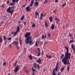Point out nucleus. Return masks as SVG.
Listing matches in <instances>:
<instances>
[{
	"label": "nucleus",
	"instance_id": "f257e3e1",
	"mask_svg": "<svg viewBox=\"0 0 75 75\" xmlns=\"http://www.w3.org/2000/svg\"><path fill=\"white\" fill-rule=\"evenodd\" d=\"M68 47V46H64V48L67 51L64 52L65 55H64V57H63L62 59L63 63L65 65L70 64V63L69 62V60L70 59L71 54L69 52Z\"/></svg>",
	"mask_w": 75,
	"mask_h": 75
},
{
	"label": "nucleus",
	"instance_id": "f03ea898",
	"mask_svg": "<svg viewBox=\"0 0 75 75\" xmlns=\"http://www.w3.org/2000/svg\"><path fill=\"white\" fill-rule=\"evenodd\" d=\"M30 33H27L25 35V37L26 38L25 43L27 44L28 43L30 44H31L32 43V38L31 37H30Z\"/></svg>",
	"mask_w": 75,
	"mask_h": 75
},
{
	"label": "nucleus",
	"instance_id": "7ed1b4c3",
	"mask_svg": "<svg viewBox=\"0 0 75 75\" xmlns=\"http://www.w3.org/2000/svg\"><path fill=\"white\" fill-rule=\"evenodd\" d=\"M34 1V0H32L31 1V2L29 6H27L26 8V10H29L30 9V6L31 7L33 6V2Z\"/></svg>",
	"mask_w": 75,
	"mask_h": 75
},
{
	"label": "nucleus",
	"instance_id": "20e7f679",
	"mask_svg": "<svg viewBox=\"0 0 75 75\" xmlns=\"http://www.w3.org/2000/svg\"><path fill=\"white\" fill-rule=\"evenodd\" d=\"M34 67L35 68L37 67V68L39 70L40 69V68H39V66L38 64H37L36 63H35L34 64Z\"/></svg>",
	"mask_w": 75,
	"mask_h": 75
},
{
	"label": "nucleus",
	"instance_id": "39448f33",
	"mask_svg": "<svg viewBox=\"0 0 75 75\" xmlns=\"http://www.w3.org/2000/svg\"><path fill=\"white\" fill-rule=\"evenodd\" d=\"M13 44H14L16 45V48H17V49H18V43L17 42H16V41H14V42H13Z\"/></svg>",
	"mask_w": 75,
	"mask_h": 75
},
{
	"label": "nucleus",
	"instance_id": "423d86ee",
	"mask_svg": "<svg viewBox=\"0 0 75 75\" xmlns=\"http://www.w3.org/2000/svg\"><path fill=\"white\" fill-rule=\"evenodd\" d=\"M7 12L9 13H10L11 14H12V13H13L14 12V10H7Z\"/></svg>",
	"mask_w": 75,
	"mask_h": 75
},
{
	"label": "nucleus",
	"instance_id": "0eeeda50",
	"mask_svg": "<svg viewBox=\"0 0 75 75\" xmlns=\"http://www.w3.org/2000/svg\"><path fill=\"white\" fill-rule=\"evenodd\" d=\"M42 60H41L40 58H39L38 59V60H37V62L38 63L40 64H42V62H42Z\"/></svg>",
	"mask_w": 75,
	"mask_h": 75
},
{
	"label": "nucleus",
	"instance_id": "6e6552de",
	"mask_svg": "<svg viewBox=\"0 0 75 75\" xmlns=\"http://www.w3.org/2000/svg\"><path fill=\"white\" fill-rule=\"evenodd\" d=\"M38 51V56H40V55L41 54L40 53V48H37Z\"/></svg>",
	"mask_w": 75,
	"mask_h": 75
},
{
	"label": "nucleus",
	"instance_id": "1a4fd4ad",
	"mask_svg": "<svg viewBox=\"0 0 75 75\" xmlns=\"http://www.w3.org/2000/svg\"><path fill=\"white\" fill-rule=\"evenodd\" d=\"M43 16H44V15L42 13H41L40 14V17L39 18L40 19V20H42Z\"/></svg>",
	"mask_w": 75,
	"mask_h": 75
},
{
	"label": "nucleus",
	"instance_id": "9d476101",
	"mask_svg": "<svg viewBox=\"0 0 75 75\" xmlns=\"http://www.w3.org/2000/svg\"><path fill=\"white\" fill-rule=\"evenodd\" d=\"M19 67L18 66H16V67L15 68V70H14V71H15V73L17 72Z\"/></svg>",
	"mask_w": 75,
	"mask_h": 75
},
{
	"label": "nucleus",
	"instance_id": "9b49d317",
	"mask_svg": "<svg viewBox=\"0 0 75 75\" xmlns=\"http://www.w3.org/2000/svg\"><path fill=\"white\" fill-rule=\"evenodd\" d=\"M18 32H17V31H16L15 32H11V33L12 34H13V35L14 36H15L16 35H17V33H18Z\"/></svg>",
	"mask_w": 75,
	"mask_h": 75
},
{
	"label": "nucleus",
	"instance_id": "f8f14e48",
	"mask_svg": "<svg viewBox=\"0 0 75 75\" xmlns=\"http://www.w3.org/2000/svg\"><path fill=\"white\" fill-rule=\"evenodd\" d=\"M58 71V67H56L55 68L53 69V71L54 72L55 71Z\"/></svg>",
	"mask_w": 75,
	"mask_h": 75
},
{
	"label": "nucleus",
	"instance_id": "ddd939ff",
	"mask_svg": "<svg viewBox=\"0 0 75 75\" xmlns=\"http://www.w3.org/2000/svg\"><path fill=\"white\" fill-rule=\"evenodd\" d=\"M46 35H47L46 34H45V36L43 35H42V39L45 38L46 37Z\"/></svg>",
	"mask_w": 75,
	"mask_h": 75
},
{
	"label": "nucleus",
	"instance_id": "4468645a",
	"mask_svg": "<svg viewBox=\"0 0 75 75\" xmlns=\"http://www.w3.org/2000/svg\"><path fill=\"white\" fill-rule=\"evenodd\" d=\"M51 29L52 30H53L54 28V24H52L51 26Z\"/></svg>",
	"mask_w": 75,
	"mask_h": 75
},
{
	"label": "nucleus",
	"instance_id": "2eb2a0df",
	"mask_svg": "<svg viewBox=\"0 0 75 75\" xmlns=\"http://www.w3.org/2000/svg\"><path fill=\"white\" fill-rule=\"evenodd\" d=\"M46 57H47V58L48 59H50L52 58V57L51 56H48L47 55H46Z\"/></svg>",
	"mask_w": 75,
	"mask_h": 75
},
{
	"label": "nucleus",
	"instance_id": "dca6fc26",
	"mask_svg": "<svg viewBox=\"0 0 75 75\" xmlns=\"http://www.w3.org/2000/svg\"><path fill=\"white\" fill-rule=\"evenodd\" d=\"M45 26L46 27H48V24L46 21H45Z\"/></svg>",
	"mask_w": 75,
	"mask_h": 75
},
{
	"label": "nucleus",
	"instance_id": "f3484780",
	"mask_svg": "<svg viewBox=\"0 0 75 75\" xmlns=\"http://www.w3.org/2000/svg\"><path fill=\"white\" fill-rule=\"evenodd\" d=\"M38 2H36L35 4V6H38Z\"/></svg>",
	"mask_w": 75,
	"mask_h": 75
},
{
	"label": "nucleus",
	"instance_id": "a211bd4d",
	"mask_svg": "<svg viewBox=\"0 0 75 75\" xmlns=\"http://www.w3.org/2000/svg\"><path fill=\"white\" fill-rule=\"evenodd\" d=\"M32 70L34 72L36 71V70L35 69H34L33 67H32Z\"/></svg>",
	"mask_w": 75,
	"mask_h": 75
},
{
	"label": "nucleus",
	"instance_id": "6ab92c4d",
	"mask_svg": "<svg viewBox=\"0 0 75 75\" xmlns=\"http://www.w3.org/2000/svg\"><path fill=\"white\" fill-rule=\"evenodd\" d=\"M29 57L30 59V60H32L33 59L31 55L29 56Z\"/></svg>",
	"mask_w": 75,
	"mask_h": 75
},
{
	"label": "nucleus",
	"instance_id": "aec40b11",
	"mask_svg": "<svg viewBox=\"0 0 75 75\" xmlns=\"http://www.w3.org/2000/svg\"><path fill=\"white\" fill-rule=\"evenodd\" d=\"M17 30L16 31H17V32H18V31L19 30H20V28L19 27H17Z\"/></svg>",
	"mask_w": 75,
	"mask_h": 75
},
{
	"label": "nucleus",
	"instance_id": "412c9836",
	"mask_svg": "<svg viewBox=\"0 0 75 75\" xmlns=\"http://www.w3.org/2000/svg\"><path fill=\"white\" fill-rule=\"evenodd\" d=\"M39 42V41H37L36 42H35V46H38V45L37 44Z\"/></svg>",
	"mask_w": 75,
	"mask_h": 75
},
{
	"label": "nucleus",
	"instance_id": "4be33fe9",
	"mask_svg": "<svg viewBox=\"0 0 75 75\" xmlns=\"http://www.w3.org/2000/svg\"><path fill=\"white\" fill-rule=\"evenodd\" d=\"M35 26V23H33L32 25V27L33 28H34Z\"/></svg>",
	"mask_w": 75,
	"mask_h": 75
},
{
	"label": "nucleus",
	"instance_id": "5701e85b",
	"mask_svg": "<svg viewBox=\"0 0 75 75\" xmlns=\"http://www.w3.org/2000/svg\"><path fill=\"white\" fill-rule=\"evenodd\" d=\"M69 65H68L67 68V71H69Z\"/></svg>",
	"mask_w": 75,
	"mask_h": 75
},
{
	"label": "nucleus",
	"instance_id": "b1692460",
	"mask_svg": "<svg viewBox=\"0 0 75 75\" xmlns=\"http://www.w3.org/2000/svg\"><path fill=\"white\" fill-rule=\"evenodd\" d=\"M50 21V22H52V17H50L49 18Z\"/></svg>",
	"mask_w": 75,
	"mask_h": 75
},
{
	"label": "nucleus",
	"instance_id": "393cba45",
	"mask_svg": "<svg viewBox=\"0 0 75 75\" xmlns=\"http://www.w3.org/2000/svg\"><path fill=\"white\" fill-rule=\"evenodd\" d=\"M64 54H62L61 56V58H60V59H62L64 56Z\"/></svg>",
	"mask_w": 75,
	"mask_h": 75
},
{
	"label": "nucleus",
	"instance_id": "a878e982",
	"mask_svg": "<svg viewBox=\"0 0 75 75\" xmlns=\"http://www.w3.org/2000/svg\"><path fill=\"white\" fill-rule=\"evenodd\" d=\"M24 16H23L21 19V20L22 21H23V20L24 19Z\"/></svg>",
	"mask_w": 75,
	"mask_h": 75
},
{
	"label": "nucleus",
	"instance_id": "bb28decb",
	"mask_svg": "<svg viewBox=\"0 0 75 75\" xmlns=\"http://www.w3.org/2000/svg\"><path fill=\"white\" fill-rule=\"evenodd\" d=\"M25 72H26L27 74L28 73H29V70H25Z\"/></svg>",
	"mask_w": 75,
	"mask_h": 75
},
{
	"label": "nucleus",
	"instance_id": "cd10ccee",
	"mask_svg": "<svg viewBox=\"0 0 75 75\" xmlns=\"http://www.w3.org/2000/svg\"><path fill=\"white\" fill-rule=\"evenodd\" d=\"M54 20L56 21H59V19L58 18H55Z\"/></svg>",
	"mask_w": 75,
	"mask_h": 75
},
{
	"label": "nucleus",
	"instance_id": "c85d7f7f",
	"mask_svg": "<svg viewBox=\"0 0 75 75\" xmlns=\"http://www.w3.org/2000/svg\"><path fill=\"white\" fill-rule=\"evenodd\" d=\"M59 62H57V63L56 66V67H58V66H59Z\"/></svg>",
	"mask_w": 75,
	"mask_h": 75
},
{
	"label": "nucleus",
	"instance_id": "c756f323",
	"mask_svg": "<svg viewBox=\"0 0 75 75\" xmlns=\"http://www.w3.org/2000/svg\"><path fill=\"white\" fill-rule=\"evenodd\" d=\"M64 67H62L61 69V72H62L64 70Z\"/></svg>",
	"mask_w": 75,
	"mask_h": 75
},
{
	"label": "nucleus",
	"instance_id": "7c9ffc66",
	"mask_svg": "<svg viewBox=\"0 0 75 75\" xmlns=\"http://www.w3.org/2000/svg\"><path fill=\"white\" fill-rule=\"evenodd\" d=\"M74 45H72L71 46V47L72 49H74Z\"/></svg>",
	"mask_w": 75,
	"mask_h": 75
},
{
	"label": "nucleus",
	"instance_id": "2f4dec72",
	"mask_svg": "<svg viewBox=\"0 0 75 75\" xmlns=\"http://www.w3.org/2000/svg\"><path fill=\"white\" fill-rule=\"evenodd\" d=\"M12 2L13 4H15V2H16V0H12Z\"/></svg>",
	"mask_w": 75,
	"mask_h": 75
},
{
	"label": "nucleus",
	"instance_id": "473e14b6",
	"mask_svg": "<svg viewBox=\"0 0 75 75\" xmlns=\"http://www.w3.org/2000/svg\"><path fill=\"white\" fill-rule=\"evenodd\" d=\"M74 42V41H73L72 40H70V41H69V44H70V43H72V42Z\"/></svg>",
	"mask_w": 75,
	"mask_h": 75
},
{
	"label": "nucleus",
	"instance_id": "72a5a7b5",
	"mask_svg": "<svg viewBox=\"0 0 75 75\" xmlns=\"http://www.w3.org/2000/svg\"><path fill=\"white\" fill-rule=\"evenodd\" d=\"M66 5V3H64L62 5V7H64Z\"/></svg>",
	"mask_w": 75,
	"mask_h": 75
},
{
	"label": "nucleus",
	"instance_id": "f704fd0d",
	"mask_svg": "<svg viewBox=\"0 0 75 75\" xmlns=\"http://www.w3.org/2000/svg\"><path fill=\"white\" fill-rule=\"evenodd\" d=\"M2 41V38L0 37V42H1Z\"/></svg>",
	"mask_w": 75,
	"mask_h": 75
},
{
	"label": "nucleus",
	"instance_id": "c9c22d12",
	"mask_svg": "<svg viewBox=\"0 0 75 75\" xmlns=\"http://www.w3.org/2000/svg\"><path fill=\"white\" fill-rule=\"evenodd\" d=\"M47 35H48L49 37L50 38L51 37V34L48 33V34H47Z\"/></svg>",
	"mask_w": 75,
	"mask_h": 75
},
{
	"label": "nucleus",
	"instance_id": "e433bc0d",
	"mask_svg": "<svg viewBox=\"0 0 75 75\" xmlns=\"http://www.w3.org/2000/svg\"><path fill=\"white\" fill-rule=\"evenodd\" d=\"M14 4L13 3H11V4H9V5H10V6H12L14 4Z\"/></svg>",
	"mask_w": 75,
	"mask_h": 75
},
{
	"label": "nucleus",
	"instance_id": "4c0bfd02",
	"mask_svg": "<svg viewBox=\"0 0 75 75\" xmlns=\"http://www.w3.org/2000/svg\"><path fill=\"white\" fill-rule=\"evenodd\" d=\"M12 7H9L7 9V10H11V9H12Z\"/></svg>",
	"mask_w": 75,
	"mask_h": 75
},
{
	"label": "nucleus",
	"instance_id": "58836bf2",
	"mask_svg": "<svg viewBox=\"0 0 75 75\" xmlns=\"http://www.w3.org/2000/svg\"><path fill=\"white\" fill-rule=\"evenodd\" d=\"M4 39L5 40H6V37H5L4 36Z\"/></svg>",
	"mask_w": 75,
	"mask_h": 75
},
{
	"label": "nucleus",
	"instance_id": "ea45409f",
	"mask_svg": "<svg viewBox=\"0 0 75 75\" xmlns=\"http://www.w3.org/2000/svg\"><path fill=\"white\" fill-rule=\"evenodd\" d=\"M6 62H5L3 63V65L4 66V65H6Z\"/></svg>",
	"mask_w": 75,
	"mask_h": 75
},
{
	"label": "nucleus",
	"instance_id": "a19ab883",
	"mask_svg": "<svg viewBox=\"0 0 75 75\" xmlns=\"http://www.w3.org/2000/svg\"><path fill=\"white\" fill-rule=\"evenodd\" d=\"M35 16H38V12H35Z\"/></svg>",
	"mask_w": 75,
	"mask_h": 75
},
{
	"label": "nucleus",
	"instance_id": "79ce46f5",
	"mask_svg": "<svg viewBox=\"0 0 75 75\" xmlns=\"http://www.w3.org/2000/svg\"><path fill=\"white\" fill-rule=\"evenodd\" d=\"M1 7H2V8H3L4 7V4H2L1 6Z\"/></svg>",
	"mask_w": 75,
	"mask_h": 75
},
{
	"label": "nucleus",
	"instance_id": "37998d69",
	"mask_svg": "<svg viewBox=\"0 0 75 75\" xmlns=\"http://www.w3.org/2000/svg\"><path fill=\"white\" fill-rule=\"evenodd\" d=\"M52 74L53 75H56L55 73H54V71H53Z\"/></svg>",
	"mask_w": 75,
	"mask_h": 75
},
{
	"label": "nucleus",
	"instance_id": "c03bdc74",
	"mask_svg": "<svg viewBox=\"0 0 75 75\" xmlns=\"http://www.w3.org/2000/svg\"><path fill=\"white\" fill-rule=\"evenodd\" d=\"M20 42L21 45V43L22 42V40H21V39H20Z\"/></svg>",
	"mask_w": 75,
	"mask_h": 75
},
{
	"label": "nucleus",
	"instance_id": "a18cd8bd",
	"mask_svg": "<svg viewBox=\"0 0 75 75\" xmlns=\"http://www.w3.org/2000/svg\"><path fill=\"white\" fill-rule=\"evenodd\" d=\"M47 0H45V3H47Z\"/></svg>",
	"mask_w": 75,
	"mask_h": 75
},
{
	"label": "nucleus",
	"instance_id": "49530a36",
	"mask_svg": "<svg viewBox=\"0 0 75 75\" xmlns=\"http://www.w3.org/2000/svg\"><path fill=\"white\" fill-rule=\"evenodd\" d=\"M25 6H26V5H23V6H22V8H23V7H25Z\"/></svg>",
	"mask_w": 75,
	"mask_h": 75
},
{
	"label": "nucleus",
	"instance_id": "de8ad7c7",
	"mask_svg": "<svg viewBox=\"0 0 75 75\" xmlns=\"http://www.w3.org/2000/svg\"><path fill=\"white\" fill-rule=\"evenodd\" d=\"M47 42H45L44 44V45H46V44L47 43Z\"/></svg>",
	"mask_w": 75,
	"mask_h": 75
},
{
	"label": "nucleus",
	"instance_id": "09e8293b",
	"mask_svg": "<svg viewBox=\"0 0 75 75\" xmlns=\"http://www.w3.org/2000/svg\"><path fill=\"white\" fill-rule=\"evenodd\" d=\"M69 36L70 37H71V36H72L71 35V34H69Z\"/></svg>",
	"mask_w": 75,
	"mask_h": 75
},
{
	"label": "nucleus",
	"instance_id": "8fccbe9b",
	"mask_svg": "<svg viewBox=\"0 0 75 75\" xmlns=\"http://www.w3.org/2000/svg\"><path fill=\"white\" fill-rule=\"evenodd\" d=\"M8 40H10L11 39V38H8Z\"/></svg>",
	"mask_w": 75,
	"mask_h": 75
},
{
	"label": "nucleus",
	"instance_id": "3c124183",
	"mask_svg": "<svg viewBox=\"0 0 75 75\" xmlns=\"http://www.w3.org/2000/svg\"><path fill=\"white\" fill-rule=\"evenodd\" d=\"M55 3H57L58 2V0H55Z\"/></svg>",
	"mask_w": 75,
	"mask_h": 75
},
{
	"label": "nucleus",
	"instance_id": "603ef678",
	"mask_svg": "<svg viewBox=\"0 0 75 75\" xmlns=\"http://www.w3.org/2000/svg\"><path fill=\"white\" fill-rule=\"evenodd\" d=\"M6 43H7V42L6 41H5V42H4V43L5 45H6Z\"/></svg>",
	"mask_w": 75,
	"mask_h": 75
},
{
	"label": "nucleus",
	"instance_id": "864d4df0",
	"mask_svg": "<svg viewBox=\"0 0 75 75\" xmlns=\"http://www.w3.org/2000/svg\"><path fill=\"white\" fill-rule=\"evenodd\" d=\"M9 47L10 48H11V45H9Z\"/></svg>",
	"mask_w": 75,
	"mask_h": 75
},
{
	"label": "nucleus",
	"instance_id": "5fc2aeb1",
	"mask_svg": "<svg viewBox=\"0 0 75 75\" xmlns=\"http://www.w3.org/2000/svg\"><path fill=\"white\" fill-rule=\"evenodd\" d=\"M56 10H55L54 11H53V13H56Z\"/></svg>",
	"mask_w": 75,
	"mask_h": 75
},
{
	"label": "nucleus",
	"instance_id": "6e6d98bb",
	"mask_svg": "<svg viewBox=\"0 0 75 75\" xmlns=\"http://www.w3.org/2000/svg\"><path fill=\"white\" fill-rule=\"evenodd\" d=\"M43 51H42V54H41V55H43Z\"/></svg>",
	"mask_w": 75,
	"mask_h": 75
},
{
	"label": "nucleus",
	"instance_id": "4d7b16f0",
	"mask_svg": "<svg viewBox=\"0 0 75 75\" xmlns=\"http://www.w3.org/2000/svg\"><path fill=\"white\" fill-rule=\"evenodd\" d=\"M14 66H16V63H14Z\"/></svg>",
	"mask_w": 75,
	"mask_h": 75
},
{
	"label": "nucleus",
	"instance_id": "13d9d810",
	"mask_svg": "<svg viewBox=\"0 0 75 75\" xmlns=\"http://www.w3.org/2000/svg\"><path fill=\"white\" fill-rule=\"evenodd\" d=\"M30 10H27L26 11H27V12L30 11Z\"/></svg>",
	"mask_w": 75,
	"mask_h": 75
},
{
	"label": "nucleus",
	"instance_id": "bf43d9fd",
	"mask_svg": "<svg viewBox=\"0 0 75 75\" xmlns=\"http://www.w3.org/2000/svg\"><path fill=\"white\" fill-rule=\"evenodd\" d=\"M46 71V69L44 68L43 70V71L45 72Z\"/></svg>",
	"mask_w": 75,
	"mask_h": 75
},
{
	"label": "nucleus",
	"instance_id": "052dcab7",
	"mask_svg": "<svg viewBox=\"0 0 75 75\" xmlns=\"http://www.w3.org/2000/svg\"><path fill=\"white\" fill-rule=\"evenodd\" d=\"M17 62H18V61L17 60H16V61H15V62L14 63L16 64V63H17Z\"/></svg>",
	"mask_w": 75,
	"mask_h": 75
},
{
	"label": "nucleus",
	"instance_id": "680f3d73",
	"mask_svg": "<svg viewBox=\"0 0 75 75\" xmlns=\"http://www.w3.org/2000/svg\"><path fill=\"white\" fill-rule=\"evenodd\" d=\"M9 3V1H7V4H8V3Z\"/></svg>",
	"mask_w": 75,
	"mask_h": 75
},
{
	"label": "nucleus",
	"instance_id": "e2e57ef3",
	"mask_svg": "<svg viewBox=\"0 0 75 75\" xmlns=\"http://www.w3.org/2000/svg\"><path fill=\"white\" fill-rule=\"evenodd\" d=\"M24 24L25 25H26V23L25 22H24Z\"/></svg>",
	"mask_w": 75,
	"mask_h": 75
},
{
	"label": "nucleus",
	"instance_id": "0e129e2a",
	"mask_svg": "<svg viewBox=\"0 0 75 75\" xmlns=\"http://www.w3.org/2000/svg\"><path fill=\"white\" fill-rule=\"evenodd\" d=\"M35 75V74L34 73H32V75Z\"/></svg>",
	"mask_w": 75,
	"mask_h": 75
},
{
	"label": "nucleus",
	"instance_id": "69168bd1",
	"mask_svg": "<svg viewBox=\"0 0 75 75\" xmlns=\"http://www.w3.org/2000/svg\"><path fill=\"white\" fill-rule=\"evenodd\" d=\"M74 50V52H75V49H73Z\"/></svg>",
	"mask_w": 75,
	"mask_h": 75
},
{
	"label": "nucleus",
	"instance_id": "338daca9",
	"mask_svg": "<svg viewBox=\"0 0 75 75\" xmlns=\"http://www.w3.org/2000/svg\"><path fill=\"white\" fill-rule=\"evenodd\" d=\"M73 56H71V57L70 58H72L73 57Z\"/></svg>",
	"mask_w": 75,
	"mask_h": 75
},
{
	"label": "nucleus",
	"instance_id": "774afa93",
	"mask_svg": "<svg viewBox=\"0 0 75 75\" xmlns=\"http://www.w3.org/2000/svg\"><path fill=\"white\" fill-rule=\"evenodd\" d=\"M11 74L10 73L8 74V75H10Z\"/></svg>",
	"mask_w": 75,
	"mask_h": 75
}]
</instances>
